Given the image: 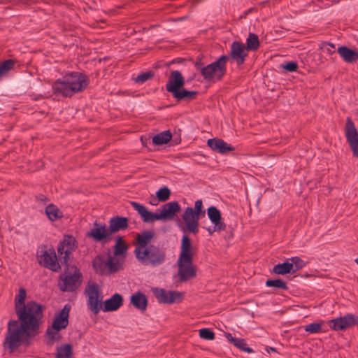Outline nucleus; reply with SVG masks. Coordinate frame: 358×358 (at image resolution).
I'll return each mask as SVG.
<instances>
[{
    "label": "nucleus",
    "mask_w": 358,
    "mask_h": 358,
    "mask_svg": "<svg viewBox=\"0 0 358 358\" xmlns=\"http://www.w3.org/2000/svg\"><path fill=\"white\" fill-rule=\"evenodd\" d=\"M27 292L20 287L15 296V312L17 320L8 322L2 343L6 352L12 355L22 347H29L34 338L37 336L44 322L45 306L35 301L25 302Z\"/></svg>",
    "instance_id": "obj_1"
},
{
    "label": "nucleus",
    "mask_w": 358,
    "mask_h": 358,
    "mask_svg": "<svg viewBox=\"0 0 358 358\" xmlns=\"http://www.w3.org/2000/svg\"><path fill=\"white\" fill-rule=\"evenodd\" d=\"M90 83L87 75L73 71L56 80L52 85L53 94L64 97H71L85 90Z\"/></svg>",
    "instance_id": "obj_2"
},
{
    "label": "nucleus",
    "mask_w": 358,
    "mask_h": 358,
    "mask_svg": "<svg viewBox=\"0 0 358 358\" xmlns=\"http://www.w3.org/2000/svg\"><path fill=\"white\" fill-rule=\"evenodd\" d=\"M185 80L182 73L178 70L171 71L166 84V90L171 93L178 102H189L196 99L198 92L185 89Z\"/></svg>",
    "instance_id": "obj_3"
},
{
    "label": "nucleus",
    "mask_w": 358,
    "mask_h": 358,
    "mask_svg": "<svg viewBox=\"0 0 358 358\" xmlns=\"http://www.w3.org/2000/svg\"><path fill=\"white\" fill-rule=\"evenodd\" d=\"M134 254L138 261L143 265L159 266L166 260V252L164 250L155 245H150L143 250H134Z\"/></svg>",
    "instance_id": "obj_4"
},
{
    "label": "nucleus",
    "mask_w": 358,
    "mask_h": 358,
    "mask_svg": "<svg viewBox=\"0 0 358 358\" xmlns=\"http://www.w3.org/2000/svg\"><path fill=\"white\" fill-rule=\"evenodd\" d=\"M205 215L206 210L203 208L201 199L195 201L194 208L187 207L182 216L187 231L193 234H196L199 232V220L204 217Z\"/></svg>",
    "instance_id": "obj_5"
},
{
    "label": "nucleus",
    "mask_w": 358,
    "mask_h": 358,
    "mask_svg": "<svg viewBox=\"0 0 358 358\" xmlns=\"http://www.w3.org/2000/svg\"><path fill=\"white\" fill-rule=\"evenodd\" d=\"M77 248V241L71 235H65L63 240L59 242L57 247V252L62 264L68 265L70 256Z\"/></svg>",
    "instance_id": "obj_6"
},
{
    "label": "nucleus",
    "mask_w": 358,
    "mask_h": 358,
    "mask_svg": "<svg viewBox=\"0 0 358 358\" xmlns=\"http://www.w3.org/2000/svg\"><path fill=\"white\" fill-rule=\"evenodd\" d=\"M71 268L73 270V273L66 272L60 276L62 281V285L59 283L60 289L63 292H74L78 289L82 282L83 275L80 270L75 266Z\"/></svg>",
    "instance_id": "obj_7"
},
{
    "label": "nucleus",
    "mask_w": 358,
    "mask_h": 358,
    "mask_svg": "<svg viewBox=\"0 0 358 358\" xmlns=\"http://www.w3.org/2000/svg\"><path fill=\"white\" fill-rule=\"evenodd\" d=\"M152 292L159 303H178L184 298V294L178 291H167L163 288L155 287L152 289Z\"/></svg>",
    "instance_id": "obj_8"
},
{
    "label": "nucleus",
    "mask_w": 358,
    "mask_h": 358,
    "mask_svg": "<svg viewBox=\"0 0 358 358\" xmlns=\"http://www.w3.org/2000/svg\"><path fill=\"white\" fill-rule=\"evenodd\" d=\"M88 296L87 306L88 308L94 315H97L102 308V296H100L99 287L96 283L88 285L85 289Z\"/></svg>",
    "instance_id": "obj_9"
},
{
    "label": "nucleus",
    "mask_w": 358,
    "mask_h": 358,
    "mask_svg": "<svg viewBox=\"0 0 358 358\" xmlns=\"http://www.w3.org/2000/svg\"><path fill=\"white\" fill-rule=\"evenodd\" d=\"M87 237L92 238L94 242H101L106 243L111 239V235L108 231V228L105 223L99 222L95 220L93 223V227L87 231Z\"/></svg>",
    "instance_id": "obj_10"
},
{
    "label": "nucleus",
    "mask_w": 358,
    "mask_h": 358,
    "mask_svg": "<svg viewBox=\"0 0 358 358\" xmlns=\"http://www.w3.org/2000/svg\"><path fill=\"white\" fill-rule=\"evenodd\" d=\"M345 134L347 142L352 151L353 156L358 157V131L350 117L346 119Z\"/></svg>",
    "instance_id": "obj_11"
},
{
    "label": "nucleus",
    "mask_w": 358,
    "mask_h": 358,
    "mask_svg": "<svg viewBox=\"0 0 358 358\" xmlns=\"http://www.w3.org/2000/svg\"><path fill=\"white\" fill-rule=\"evenodd\" d=\"M224 71V55L219 59L201 69V74L206 80H211L215 77L220 79Z\"/></svg>",
    "instance_id": "obj_12"
},
{
    "label": "nucleus",
    "mask_w": 358,
    "mask_h": 358,
    "mask_svg": "<svg viewBox=\"0 0 358 358\" xmlns=\"http://www.w3.org/2000/svg\"><path fill=\"white\" fill-rule=\"evenodd\" d=\"M358 324V317L353 314H347L329 321V326L334 331H343Z\"/></svg>",
    "instance_id": "obj_13"
},
{
    "label": "nucleus",
    "mask_w": 358,
    "mask_h": 358,
    "mask_svg": "<svg viewBox=\"0 0 358 358\" xmlns=\"http://www.w3.org/2000/svg\"><path fill=\"white\" fill-rule=\"evenodd\" d=\"M245 45L243 43L236 41H234L231 45L229 55H225V62L231 59L238 66L243 64L248 56V54L245 52Z\"/></svg>",
    "instance_id": "obj_14"
},
{
    "label": "nucleus",
    "mask_w": 358,
    "mask_h": 358,
    "mask_svg": "<svg viewBox=\"0 0 358 358\" xmlns=\"http://www.w3.org/2000/svg\"><path fill=\"white\" fill-rule=\"evenodd\" d=\"M39 258V263L43 264L45 268L52 271H58L60 270L61 266L57 262L56 253L53 248L43 251Z\"/></svg>",
    "instance_id": "obj_15"
},
{
    "label": "nucleus",
    "mask_w": 358,
    "mask_h": 358,
    "mask_svg": "<svg viewBox=\"0 0 358 358\" xmlns=\"http://www.w3.org/2000/svg\"><path fill=\"white\" fill-rule=\"evenodd\" d=\"M178 275L182 282H185L196 277V269L193 266L192 261L178 260Z\"/></svg>",
    "instance_id": "obj_16"
},
{
    "label": "nucleus",
    "mask_w": 358,
    "mask_h": 358,
    "mask_svg": "<svg viewBox=\"0 0 358 358\" xmlns=\"http://www.w3.org/2000/svg\"><path fill=\"white\" fill-rule=\"evenodd\" d=\"M70 310L71 306L66 304L59 313L55 315L52 324L53 329L56 330H62L67 327L69 324Z\"/></svg>",
    "instance_id": "obj_17"
},
{
    "label": "nucleus",
    "mask_w": 358,
    "mask_h": 358,
    "mask_svg": "<svg viewBox=\"0 0 358 358\" xmlns=\"http://www.w3.org/2000/svg\"><path fill=\"white\" fill-rule=\"evenodd\" d=\"M194 255V249L193 248L190 238L186 235H183L181 239L180 252L178 260L180 261H192Z\"/></svg>",
    "instance_id": "obj_18"
},
{
    "label": "nucleus",
    "mask_w": 358,
    "mask_h": 358,
    "mask_svg": "<svg viewBox=\"0 0 358 358\" xmlns=\"http://www.w3.org/2000/svg\"><path fill=\"white\" fill-rule=\"evenodd\" d=\"M129 220L126 217L114 216L109 220L108 231L110 235L127 229Z\"/></svg>",
    "instance_id": "obj_19"
},
{
    "label": "nucleus",
    "mask_w": 358,
    "mask_h": 358,
    "mask_svg": "<svg viewBox=\"0 0 358 358\" xmlns=\"http://www.w3.org/2000/svg\"><path fill=\"white\" fill-rule=\"evenodd\" d=\"M106 273L105 275H110L123 269L124 261H121L115 256L109 255L104 261Z\"/></svg>",
    "instance_id": "obj_20"
},
{
    "label": "nucleus",
    "mask_w": 358,
    "mask_h": 358,
    "mask_svg": "<svg viewBox=\"0 0 358 358\" xmlns=\"http://www.w3.org/2000/svg\"><path fill=\"white\" fill-rule=\"evenodd\" d=\"M122 296L117 293L114 294L110 298L104 301L103 310L104 312L115 311L122 306Z\"/></svg>",
    "instance_id": "obj_21"
},
{
    "label": "nucleus",
    "mask_w": 358,
    "mask_h": 358,
    "mask_svg": "<svg viewBox=\"0 0 358 358\" xmlns=\"http://www.w3.org/2000/svg\"><path fill=\"white\" fill-rule=\"evenodd\" d=\"M225 338H227V340L234 347L242 352L249 354L254 352V350L248 345V343L244 338L234 337L231 334L227 332H225Z\"/></svg>",
    "instance_id": "obj_22"
},
{
    "label": "nucleus",
    "mask_w": 358,
    "mask_h": 358,
    "mask_svg": "<svg viewBox=\"0 0 358 358\" xmlns=\"http://www.w3.org/2000/svg\"><path fill=\"white\" fill-rule=\"evenodd\" d=\"M130 303L136 309L144 312L147 309L148 301L145 294L138 291L131 296Z\"/></svg>",
    "instance_id": "obj_23"
},
{
    "label": "nucleus",
    "mask_w": 358,
    "mask_h": 358,
    "mask_svg": "<svg viewBox=\"0 0 358 358\" xmlns=\"http://www.w3.org/2000/svg\"><path fill=\"white\" fill-rule=\"evenodd\" d=\"M153 237L154 232L149 230H145L141 234H138L136 236L137 245L135 249H139L141 251L148 248Z\"/></svg>",
    "instance_id": "obj_24"
},
{
    "label": "nucleus",
    "mask_w": 358,
    "mask_h": 358,
    "mask_svg": "<svg viewBox=\"0 0 358 358\" xmlns=\"http://www.w3.org/2000/svg\"><path fill=\"white\" fill-rule=\"evenodd\" d=\"M337 52L345 62L354 63L358 60V51L354 50L345 45L340 46Z\"/></svg>",
    "instance_id": "obj_25"
},
{
    "label": "nucleus",
    "mask_w": 358,
    "mask_h": 358,
    "mask_svg": "<svg viewBox=\"0 0 358 358\" xmlns=\"http://www.w3.org/2000/svg\"><path fill=\"white\" fill-rule=\"evenodd\" d=\"M180 210V206L177 201L166 203L161 207V211L166 220H172Z\"/></svg>",
    "instance_id": "obj_26"
},
{
    "label": "nucleus",
    "mask_w": 358,
    "mask_h": 358,
    "mask_svg": "<svg viewBox=\"0 0 358 358\" xmlns=\"http://www.w3.org/2000/svg\"><path fill=\"white\" fill-rule=\"evenodd\" d=\"M127 250L128 245L124 241L123 237L118 236L113 246V255L116 257H122L125 258Z\"/></svg>",
    "instance_id": "obj_27"
},
{
    "label": "nucleus",
    "mask_w": 358,
    "mask_h": 358,
    "mask_svg": "<svg viewBox=\"0 0 358 358\" xmlns=\"http://www.w3.org/2000/svg\"><path fill=\"white\" fill-rule=\"evenodd\" d=\"M60 330L53 329V327H48L45 331V342L47 345L52 346L55 342L60 341L62 336Z\"/></svg>",
    "instance_id": "obj_28"
},
{
    "label": "nucleus",
    "mask_w": 358,
    "mask_h": 358,
    "mask_svg": "<svg viewBox=\"0 0 358 358\" xmlns=\"http://www.w3.org/2000/svg\"><path fill=\"white\" fill-rule=\"evenodd\" d=\"M272 271L277 275H286L288 273H293L292 265L290 264L289 260H287L282 263L275 265Z\"/></svg>",
    "instance_id": "obj_29"
},
{
    "label": "nucleus",
    "mask_w": 358,
    "mask_h": 358,
    "mask_svg": "<svg viewBox=\"0 0 358 358\" xmlns=\"http://www.w3.org/2000/svg\"><path fill=\"white\" fill-rule=\"evenodd\" d=\"M73 354L72 345L66 343L56 348L55 358H71Z\"/></svg>",
    "instance_id": "obj_30"
},
{
    "label": "nucleus",
    "mask_w": 358,
    "mask_h": 358,
    "mask_svg": "<svg viewBox=\"0 0 358 358\" xmlns=\"http://www.w3.org/2000/svg\"><path fill=\"white\" fill-rule=\"evenodd\" d=\"M104 261V257L102 255H96L92 260V268L94 272L99 275H105Z\"/></svg>",
    "instance_id": "obj_31"
},
{
    "label": "nucleus",
    "mask_w": 358,
    "mask_h": 358,
    "mask_svg": "<svg viewBox=\"0 0 358 358\" xmlns=\"http://www.w3.org/2000/svg\"><path fill=\"white\" fill-rule=\"evenodd\" d=\"M45 212L51 221H56L63 217V213L52 203L46 206Z\"/></svg>",
    "instance_id": "obj_32"
},
{
    "label": "nucleus",
    "mask_w": 358,
    "mask_h": 358,
    "mask_svg": "<svg viewBox=\"0 0 358 358\" xmlns=\"http://www.w3.org/2000/svg\"><path fill=\"white\" fill-rule=\"evenodd\" d=\"M172 138V134L170 131H162L152 138V143L156 145H162L167 143Z\"/></svg>",
    "instance_id": "obj_33"
},
{
    "label": "nucleus",
    "mask_w": 358,
    "mask_h": 358,
    "mask_svg": "<svg viewBox=\"0 0 358 358\" xmlns=\"http://www.w3.org/2000/svg\"><path fill=\"white\" fill-rule=\"evenodd\" d=\"M259 47V37L256 34L249 33L246 39L245 48L248 51H255Z\"/></svg>",
    "instance_id": "obj_34"
},
{
    "label": "nucleus",
    "mask_w": 358,
    "mask_h": 358,
    "mask_svg": "<svg viewBox=\"0 0 358 358\" xmlns=\"http://www.w3.org/2000/svg\"><path fill=\"white\" fill-rule=\"evenodd\" d=\"M266 287H273L275 289H280L282 290H287L288 287L285 281L282 279H268L265 283Z\"/></svg>",
    "instance_id": "obj_35"
},
{
    "label": "nucleus",
    "mask_w": 358,
    "mask_h": 358,
    "mask_svg": "<svg viewBox=\"0 0 358 358\" xmlns=\"http://www.w3.org/2000/svg\"><path fill=\"white\" fill-rule=\"evenodd\" d=\"M207 213L209 219L215 225L220 223L221 213L216 207L210 206L207 210Z\"/></svg>",
    "instance_id": "obj_36"
},
{
    "label": "nucleus",
    "mask_w": 358,
    "mask_h": 358,
    "mask_svg": "<svg viewBox=\"0 0 358 358\" xmlns=\"http://www.w3.org/2000/svg\"><path fill=\"white\" fill-rule=\"evenodd\" d=\"M15 65V61L9 59L0 64V80L12 70Z\"/></svg>",
    "instance_id": "obj_37"
},
{
    "label": "nucleus",
    "mask_w": 358,
    "mask_h": 358,
    "mask_svg": "<svg viewBox=\"0 0 358 358\" xmlns=\"http://www.w3.org/2000/svg\"><path fill=\"white\" fill-rule=\"evenodd\" d=\"M208 145L214 151L224 154V141L211 138L208 140Z\"/></svg>",
    "instance_id": "obj_38"
},
{
    "label": "nucleus",
    "mask_w": 358,
    "mask_h": 358,
    "mask_svg": "<svg viewBox=\"0 0 358 358\" xmlns=\"http://www.w3.org/2000/svg\"><path fill=\"white\" fill-rule=\"evenodd\" d=\"M130 203L131 206L134 208V210H136L138 213L141 215L143 222H145V221L148 220V215L149 210L143 205L136 201H131Z\"/></svg>",
    "instance_id": "obj_39"
},
{
    "label": "nucleus",
    "mask_w": 358,
    "mask_h": 358,
    "mask_svg": "<svg viewBox=\"0 0 358 358\" xmlns=\"http://www.w3.org/2000/svg\"><path fill=\"white\" fill-rule=\"evenodd\" d=\"M288 260H289L290 264L292 265L293 273H295L306 265V262L299 257H292L289 258Z\"/></svg>",
    "instance_id": "obj_40"
},
{
    "label": "nucleus",
    "mask_w": 358,
    "mask_h": 358,
    "mask_svg": "<svg viewBox=\"0 0 358 358\" xmlns=\"http://www.w3.org/2000/svg\"><path fill=\"white\" fill-rule=\"evenodd\" d=\"M156 196L159 201H166L171 196V190L166 186L162 187L156 192Z\"/></svg>",
    "instance_id": "obj_41"
},
{
    "label": "nucleus",
    "mask_w": 358,
    "mask_h": 358,
    "mask_svg": "<svg viewBox=\"0 0 358 358\" xmlns=\"http://www.w3.org/2000/svg\"><path fill=\"white\" fill-rule=\"evenodd\" d=\"M319 48L329 55H332L336 52V46L331 42H322L320 44Z\"/></svg>",
    "instance_id": "obj_42"
},
{
    "label": "nucleus",
    "mask_w": 358,
    "mask_h": 358,
    "mask_svg": "<svg viewBox=\"0 0 358 358\" xmlns=\"http://www.w3.org/2000/svg\"><path fill=\"white\" fill-rule=\"evenodd\" d=\"M154 76V73L152 71H148L143 73L141 74H139L136 78L135 82L136 83H143L145 81L152 78Z\"/></svg>",
    "instance_id": "obj_43"
},
{
    "label": "nucleus",
    "mask_w": 358,
    "mask_h": 358,
    "mask_svg": "<svg viewBox=\"0 0 358 358\" xmlns=\"http://www.w3.org/2000/svg\"><path fill=\"white\" fill-rule=\"evenodd\" d=\"M148 220H146L145 222H153L155 220H166L161 210L160 213H152L149 211L148 215Z\"/></svg>",
    "instance_id": "obj_44"
},
{
    "label": "nucleus",
    "mask_w": 358,
    "mask_h": 358,
    "mask_svg": "<svg viewBox=\"0 0 358 358\" xmlns=\"http://www.w3.org/2000/svg\"><path fill=\"white\" fill-rule=\"evenodd\" d=\"M199 336L206 340H213L215 338V334L210 329L203 328L199 330Z\"/></svg>",
    "instance_id": "obj_45"
},
{
    "label": "nucleus",
    "mask_w": 358,
    "mask_h": 358,
    "mask_svg": "<svg viewBox=\"0 0 358 358\" xmlns=\"http://www.w3.org/2000/svg\"><path fill=\"white\" fill-rule=\"evenodd\" d=\"M322 324L320 323H310L305 327V331L310 334H316L321 331Z\"/></svg>",
    "instance_id": "obj_46"
},
{
    "label": "nucleus",
    "mask_w": 358,
    "mask_h": 358,
    "mask_svg": "<svg viewBox=\"0 0 358 358\" xmlns=\"http://www.w3.org/2000/svg\"><path fill=\"white\" fill-rule=\"evenodd\" d=\"M281 66L287 72H295L298 69V64L296 62L291 61L285 64H282Z\"/></svg>",
    "instance_id": "obj_47"
},
{
    "label": "nucleus",
    "mask_w": 358,
    "mask_h": 358,
    "mask_svg": "<svg viewBox=\"0 0 358 358\" xmlns=\"http://www.w3.org/2000/svg\"><path fill=\"white\" fill-rule=\"evenodd\" d=\"M36 199L38 202L43 203L44 204H45L47 201H48V197H46L43 194H39L36 196Z\"/></svg>",
    "instance_id": "obj_48"
},
{
    "label": "nucleus",
    "mask_w": 358,
    "mask_h": 358,
    "mask_svg": "<svg viewBox=\"0 0 358 358\" xmlns=\"http://www.w3.org/2000/svg\"><path fill=\"white\" fill-rule=\"evenodd\" d=\"M236 225V220H234V223L229 224V235L228 236V238H232L234 236L233 230Z\"/></svg>",
    "instance_id": "obj_49"
},
{
    "label": "nucleus",
    "mask_w": 358,
    "mask_h": 358,
    "mask_svg": "<svg viewBox=\"0 0 358 358\" xmlns=\"http://www.w3.org/2000/svg\"><path fill=\"white\" fill-rule=\"evenodd\" d=\"M234 150V146H232L230 144H228V143H225V154L227 152H229V151H231V150Z\"/></svg>",
    "instance_id": "obj_50"
},
{
    "label": "nucleus",
    "mask_w": 358,
    "mask_h": 358,
    "mask_svg": "<svg viewBox=\"0 0 358 358\" xmlns=\"http://www.w3.org/2000/svg\"><path fill=\"white\" fill-rule=\"evenodd\" d=\"M271 351L275 352V349L274 348H270Z\"/></svg>",
    "instance_id": "obj_51"
},
{
    "label": "nucleus",
    "mask_w": 358,
    "mask_h": 358,
    "mask_svg": "<svg viewBox=\"0 0 358 358\" xmlns=\"http://www.w3.org/2000/svg\"><path fill=\"white\" fill-rule=\"evenodd\" d=\"M64 265L66 267H67V269H69V262L68 263V265H67V266H66L65 264H64Z\"/></svg>",
    "instance_id": "obj_52"
},
{
    "label": "nucleus",
    "mask_w": 358,
    "mask_h": 358,
    "mask_svg": "<svg viewBox=\"0 0 358 358\" xmlns=\"http://www.w3.org/2000/svg\"><path fill=\"white\" fill-rule=\"evenodd\" d=\"M355 262L357 263V264L358 265V258H357Z\"/></svg>",
    "instance_id": "obj_53"
},
{
    "label": "nucleus",
    "mask_w": 358,
    "mask_h": 358,
    "mask_svg": "<svg viewBox=\"0 0 358 358\" xmlns=\"http://www.w3.org/2000/svg\"><path fill=\"white\" fill-rule=\"evenodd\" d=\"M196 1V3H199L200 2L201 0H194Z\"/></svg>",
    "instance_id": "obj_54"
},
{
    "label": "nucleus",
    "mask_w": 358,
    "mask_h": 358,
    "mask_svg": "<svg viewBox=\"0 0 358 358\" xmlns=\"http://www.w3.org/2000/svg\"><path fill=\"white\" fill-rule=\"evenodd\" d=\"M232 217L236 219L237 218L236 215H232Z\"/></svg>",
    "instance_id": "obj_55"
},
{
    "label": "nucleus",
    "mask_w": 358,
    "mask_h": 358,
    "mask_svg": "<svg viewBox=\"0 0 358 358\" xmlns=\"http://www.w3.org/2000/svg\"><path fill=\"white\" fill-rule=\"evenodd\" d=\"M2 1L0 0V2H1Z\"/></svg>",
    "instance_id": "obj_56"
},
{
    "label": "nucleus",
    "mask_w": 358,
    "mask_h": 358,
    "mask_svg": "<svg viewBox=\"0 0 358 358\" xmlns=\"http://www.w3.org/2000/svg\"><path fill=\"white\" fill-rule=\"evenodd\" d=\"M357 282H358V280H357Z\"/></svg>",
    "instance_id": "obj_57"
}]
</instances>
